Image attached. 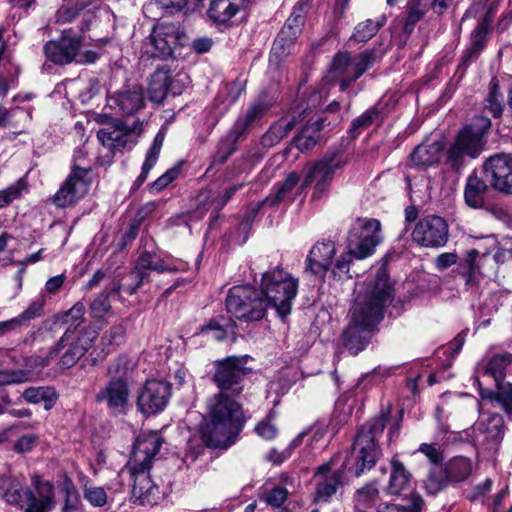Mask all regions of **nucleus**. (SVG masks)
Here are the masks:
<instances>
[{"mask_svg":"<svg viewBox=\"0 0 512 512\" xmlns=\"http://www.w3.org/2000/svg\"><path fill=\"white\" fill-rule=\"evenodd\" d=\"M239 396L216 392L206 400V414L199 427L202 443L211 448H227L243 429L245 414Z\"/></svg>","mask_w":512,"mask_h":512,"instance_id":"2","label":"nucleus"},{"mask_svg":"<svg viewBox=\"0 0 512 512\" xmlns=\"http://www.w3.org/2000/svg\"><path fill=\"white\" fill-rule=\"evenodd\" d=\"M477 430L486 435V438L495 442L500 441L504 436V421L497 413L480 414V420L476 425Z\"/></svg>","mask_w":512,"mask_h":512,"instance_id":"33","label":"nucleus"},{"mask_svg":"<svg viewBox=\"0 0 512 512\" xmlns=\"http://www.w3.org/2000/svg\"><path fill=\"white\" fill-rule=\"evenodd\" d=\"M500 0H493L488 3V0H474V3L467 10L465 17H480L482 23H486L490 26V23L498 10V4Z\"/></svg>","mask_w":512,"mask_h":512,"instance_id":"39","label":"nucleus"},{"mask_svg":"<svg viewBox=\"0 0 512 512\" xmlns=\"http://www.w3.org/2000/svg\"><path fill=\"white\" fill-rule=\"evenodd\" d=\"M143 127V122L134 120L131 125L117 121L112 125L100 129L97 133L98 140L110 150L126 148L136 142Z\"/></svg>","mask_w":512,"mask_h":512,"instance_id":"15","label":"nucleus"},{"mask_svg":"<svg viewBox=\"0 0 512 512\" xmlns=\"http://www.w3.org/2000/svg\"><path fill=\"white\" fill-rule=\"evenodd\" d=\"M214 366L215 372L212 380L216 384L218 392L240 396L243 391L241 380L244 376L242 361L237 357L229 356L216 361Z\"/></svg>","mask_w":512,"mask_h":512,"instance_id":"13","label":"nucleus"},{"mask_svg":"<svg viewBox=\"0 0 512 512\" xmlns=\"http://www.w3.org/2000/svg\"><path fill=\"white\" fill-rule=\"evenodd\" d=\"M168 92L173 95L180 94L181 89L176 85L168 71L158 69L152 76L149 82L148 94L151 101L160 103L167 96Z\"/></svg>","mask_w":512,"mask_h":512,"instance_id":"27","label":"nucleus"},{"mask_svg":"<svg viewBox=\"0 0 512 512\" xmlns=\"http://www.w3.org/2000/svg\"><path fill=\"white\" fill-rule=\"evenodd\" d=\"M82 47L80 37L65 30L59 38L44 44L43 53L47 60L57 65H67L72 62L79 64L95 62L98 54L92 50H82Z\"/></svg>","mask_w":512,"mask_h":512,"instance_id":"9","label":"nucleus"},{"mask_svg":"<svg viewBox=\"0 0 512 512\" xmlns=\"http://www.w3.org/2000/svg\"><path fill=\"white\" fill-rule=\"evenodd\" d=\"M302 118V112L299 116L288 114L280 118L277 122L272 124L269 130L263 135L262 144L267 147L278 144Z\"/></svg>","mask_w":512,"mask_h":512,"instance_id":"31","label":"nucleus"},{"mask_svg":"<svg viewBox=\"0 0 512 512\" xmlns=\"http://www.w3.org/2000/svg\"><path fill=\"white\" fill-rule=\"evenodd\" d=\"M512 363V354L503 353L493 356L484 366V375L491 376L495 384L502 383L506 370Z\"/></svg>","mask_w":512,"mask_h":512,"instance_id":"38","label":"nucleus"},{"mask_svg":"<svg viewBox=\"0 0 512 512\" xmlns=\"http://www.w3.org/2000/svg\"><path fill=\"white\" fill-rule=\"evenodd\" d=\"M44 305V295L41 298L32 301L21 314H19L17 317H14L15 320H17L19 327L26 325L28 322L35 318L40 317L42 315Z\"/></svg>","mask_w":512,"mask_h":512,"instance_id":"47","label":"nucleus"},{"mask_svg":"<svg viewBox=\"0 0 512 512\" xmlns=\"http://www.w3.org/2000/svg\"><path fill=\"white\" fill-rule=\"evenodd\" d=\"M412 239L423 247H443L448 240V226L439 216H427L416 224L412 231Z\"/></svg>","mask_w":512,"mask_h":512,"instance_id":"18","label":"nucleus"},{"mask_svg":"<svg viewBox=\"0 0 512 512\" xmlns=\"http://www.w3.org/2000/svg\"><path fill=\"white\" fill-rule=\"evenodd\" d=\"M391 297L392 289L384 266L378 269L374 280L357 285L350 322L343 333V343L352 354L356 355L364 349V333L380 322L384 307Z\"/></svg>","mask_w":512,"mask_h":512,"instance_id":"1","label":"nucleus"},{"mask_svg":"<svg viewBox=\"0 0 512 512\" xmlns=\"http://www.w3.org/2000/svg\"><path fill=\"white\" fill-rule=\"evenodd\" d=\"M298 279L282 268L265 272L261 280V295L280 317L290 314L292 301L298 292Z\"/></svg>","mask_w":512,"mask_h":512,"instance_id":"6","label":"nucleus"},{"mask_svg":"<svg viewBox=\"0 0 512 512\" xmlns=\"http://www.w3.org/2000/svg\"><path fill=\"white\" fill-rule=\"evenodd\" d=\"M110 108L118 110L123 115H132L144 106L142 89L138 86L123 89L107 98Z\"/></svg>","mask_w":512,"mask_h":512,"instance_id":"24","label":"nucleus"},{"mask_svg":"<svg viewBox=\"0 0 512 512\" xmlns=\"http://www.w3.org/2000/svg\"><path fill=\"white\" fill-rule=\"evenodd\" d=\"M65 280V274H59L49 278L45 283L44 293L49 295L56 294L63 287Z\"/></svg>","mask_w":512,"mask_h":512,"instance_id":"62","label":"nucleus"},{"mask_svg":"<svg viewBox=\"0 0 512 512\" xmlns=\"http://www.w3.org/2000/svg\"><path fill=\"white\" fill-rule=\"evenodd\" d=\"M299 182L300 175L296 172H290L286 178L278 184L275 193L266 197L264 201L258 203V206H276L280 202H292L296 195L301 194L302 191L306 188L302 186V183L300 184Z\"/></svg>","mask_w":512,"mask_h":512,"instance_id":"26","label":"nucleus"},{"mask_svg":"<svg viewBox=\"0 0 512 512\" xmlns=\"http://www.w3.org/2000/svg\"><path fill=\"white\" fill-rule=\"evenodd\" d=\"M92 180L90 168L75 166L53 196V203L61 208L74 205L88 193Z\"/></svg>","mask_w":512,"mask_h":512,"instance_id":"11","label":"nucleus"},{"mask_svg":"<svg viewBox=\"0 0 512 512\" xmlns=\"http://www.w3.org/2000/svg\"><path fill=\"white\" fill-rule=\"evenodd\" d=\"M110 308L107 296H99L91 305V314L94 318L101 319L110 311Z\"/></svg>","mask_w":512,"mask_h":512,"instance_id":"59","label":"nucleus"},{"mask_svg":"<svg viewBox=\"0 0 512 512\" xmlns=\"http://www.w3.org/2000/svg\"><path fill=\"white\" fill-rule=\"evenodd\" d=\"M138 268L140 270H153L159 273L178 270V268L166 264L164 260L156 258L149 252H144L140 255Z\"/></svg>","mask_w":512,"mask_h":512,"instance_id":"46","label":"nucleus"},{"mask_svg":"<svg viewBox=\"0 0 512 512\" xmlns=\"http://www.w3.org/2000/svg\"><path fill=\"white\" fill-rule=\"evenodd\" d=\"M38 497L31 489L24 487V480L10 476H0V493L5 502L23 508L24 512H48L55 504L53 486L49 482H38L36 485Z\"/></svg>","mask_w":512,"mask_h":512,"instance_id":"5","label":"nucleus"},{"mask_svg":"<svg viewBox=\"0 0 512 512\" xmlns=\"http://www.w3.org/2000/svg\"><path fill=\"white\" fill-rule=\"evenodd\" d=\"M171 396L170 384L163 380L148 379L139 391L137 405L146 415H154L165 409Z\"/></svg>","mask_w":512,"mask_h":512,"instance_id":"14","label":"nucleus"},{"mask_svg":"<svg viewBox=\"0 0 512 512\" xmlns=\"http://www.w3.org/2000/svg\"><path fill=\"white\" fill-rule=\"evenodd\" d=\"M377 117V112L374 110H369L363 113L361 116L356 118L353 123L352 127L350 129V133L353 136H356L359 134L360 130L363 128L368 127L373 120Z\"/></svg>","mask_w":512,"mask_h":512,"instance_id":"57","label":"nucleus"},{"mask_svg":"<svg viewBox=\"0 0 512 512\" xmlns=\"http://www.w3.org/2000/svg\"><path fill=\"white\" fill-rule=\"evenodd\" d=\"M307 11V2H297L293 12L277 36V49L281 47L280 44L282 45V43H295L304 26Z\"/></svg>","mask_w":512,"mask_h":512,"instance_id":"25","label":"nucleus"},{"mask_svg":"<svg viewBox=\"0 0 512 512\" xmlns=\"http://www.w3.org/2000/svg\"><path fill=\"white\" fill-rule=\"evenodd\" d=\"M185 34L175 23L163 22L156 25L150 36L149 44L154 48L153 56H172L176 47L183 45Z\"/></svg>","mask_w":512,"mask_h":512,"instance_id":"19","label":"nucleus"},{"mask_svg":"<svg viewBox=\"0 0 512 512\" xmlns=\"http://www.w3.org/2000/svg\"><path fill=\"white\" fill-rule=\"evenodd\" d=\"M490 127V119L484 116L476 117L471 124L463 127L447 148V161L456 167L465 157H478L483 150L484 136Z\"/></svg>","mask_w":512,"mask_h":512,"instance_id":"7","label":"nucleus"},{"mask_svg":"<svg viewBox=\"0 0 512 512\" xmlns=\"http://www.w3.org/2000/svg\"><path fill=\"white\" fill-rule=\"evenodd\" d=\"M295 43H282L280 44V48L277 49V38L275 39L271 54H270V62L278 61L286 56H288L292 52V48Z\"/></svg>","mask_w":512,"mask_h":512,"instance_id":"61","label":"nucleus"},{"mask_svg":"<svg viewBox=\"0 0 512 512\" xmlns=\"http://www.w3.org/2000/svg\"><path fill=\"white\" fill-rule=\"evenodd\" d=\"M426 9L420 5H413L410 7L406 21L404 23V30L410 32L414 25L425 15Z\"/></svg>","mask_w":512,"mask_h":512,"instance_id":"58","label":"nucleus"},{"mask_svg":"<svg viewBox=\"0 0 512 512\" xmlns=\"http://www.w3.org/2000/svg\"><path fill=\"white\" fill-rule=\"evenodd\" d=\"M337 247L331 240L316 242L306 258L305 270L315 276H323L332 266Z\"/></svg>","mask_w":512,"mask_h":512,"instance_id":"22","label":"nucleus"},{"mask_svg":"<svg viewBox=\"0 0 512 512\" xmlns=\"http://www.w3.org/2000/svg\"><path fill=\"white\" fill-rule=\"evenodd\" d=\"M424 501L421 496L412 494L411 505L408 507H400L398 505H385L382 508L378 507L377 512H422Z\"/></svg>","mask_w":512,"mask_h":512,"instance_id":"52","label":"nucleus"},{"mask_svg":"<svg viewBox=\"0 0 512 512\" xmlns=\"http://www.w3.org/2000/svg\"><path fill=\"white\" fill-rule=\"evenodd\" d=\"M288 491L284 487H275L271 490H266L261 498L269 505L280 507L287 499Z\"/></svg>","mask_w":512,"mask_h":512,"instance_id":"54","label":"nucleus"},{"mask_svg":"<svg viewBox=\"0 0 512 512\" xmlns=\"http://www.w3.org/2000/svg\"><path fill=\"white\" fill-rule=\"evenodd\" d=\"M240 188L241 185H235L228 188L221 197L213 199L210 207H213L217 211L222 209L229 202V200L232 198L235 192Z\"/></svg>","mask_w":512,"mask_h":512,"instance_id":"64","label":"nucleus"},{"mask_svg":"<svg viewBox=\"0 0 512 512\" xmlns=\"http://www.w3.org/2000/svg\"><path fill=\"white\" fill-rule=\"evenodd\" d=\"M340 162L335 158H324L307 167L302 186L313 187L312 198L320 199L329 191L335 171Z\"/></svg>","mask_w":512,"mask_h":512,"instance_id":"17","label":"nucleus"},{"mask_svg":"<svg viewBox=\"0 0 512 512\" xmlns=\"http://www.w3.org/2000/svg\"><path fill=\"white\" fill-rule=\"evenodd\" d=\"M129 399V385L121 377L109 380L96 395V401L105 404L113 415L125 413L129 406Z\"/></svg>","mask_w":512,"mask_h":512,"instance_id":"20","label":"nucleus"},{"mask_svg":"<svg viewBox=\"0 0 512 512\" xmlns=\"http://www.w3.org/2000/svg\"><path fill=\"white\" fill-rule=\"evenodd\" d=\"M478 386L480 381L476 380ZM480 396L483 400H488L493 407L501 408L507 415H512V384L511 383H498L496 384V391L482 389L479 387Z\"/></svg>","mask_w":512,"mask_h":512,"instance_id":"30","label":"nucleus"},{"mask_svg":"<svg viewBox=\"0 0 512 512\" xmlns=\"http://www.w3.org/2000/svg\"><path fill=\"white\" fill-rule=\"evenodd\" d=\"M385 22L386 17L384 15L378 17L376 20L368 19L361 22L355 27L353 38L359 42H366L378 32Z\"/></svg>","mask_w":512,"mask_h":512,"instance_id":"42","label":"nucleus"},{"mask_svg":"<svg viewBox=\"0 0 512 512\" xmlns=\"http://www.w3.org/2000/svg\"><path fill=\"white\" fill-rule=\"evenodd\" d=\"M229 325H225V328L217 322L211 321L207 326L202 327V333H211L212 337L218 341L226 338Z\"/></svg>","mask_w":512,"mask_h":512,"instance_id":"60","label":"nucleus"},{"mask_svg":"<svg viewBox=\"0 0 512 512\" xmlns=\"http://www.w3.org/2000/svg\"><path fill=\"white\" fill-rule=\"evenodd\" d=\"M269 106L265 103L258 102L253 104L247 111L244 117L237 120L234 125V132L239 136L241 135L252 123L260 119L268 110Z\"/></svg>","mask_w":512,"mask_h":512,"instance_id":"43","label":"nucleus"},{"mask_svg":"<svg viewBox=\"0 0 512 512\" xmlns=\"http://www.w3.org/2000/svg\"><path fill=\"white\" fill-rule=\"evenodd\" d=\"M125 336V329L121 325L111 327L101 338L103 348H110L119 345Z\"/></svg>","mask_w":512,"mask_h":512,"instance_id":"51","label":"nucleus"},{"mask_svg":"<svg viewBox=\"0 0 512 512\" xmlns=\"http://www.w3.org/2000/svg\"><path fill=\"white\" fill-rule=\"evenodd\" d=\"M276 416L275 411H270L269 414L255 426L254 430L256 434L263 440L271 441L276 438L278 434V428L275 423Z\"/></svg>","mask_w":512,"mask_h":512,"instance_id":"45","label":"nucleus"},{"mask_svg":"<svg viewBox=\"0 0 512 512\" xmlns=\"http://www.w3.org/2000/svg\"><path fill=\"white\" fill-rule=\"evenodd\" d=\"M379 492L373 485L359 489L355 496V512H372L374 507H380Z\"/></svg>","mask_w":512,"mask_h":512,"instance_id":"40","label":"nucleus"},{"mask_svg":"<svg viewBox=\"0 0 512 512\" xmlns=\"http://www.w3.org/2000/svg\"><path fill=\"white\" fill-rule=\"evenodd\" d=\"M24 188L25 185L20 180L7 188L0 190V208L7 206L12 201L19 198Z\"/></svg>","mask_w":512,"mask_h":512,"instance_id":"53","label":"nucleus"},{"mask_svg":"<svg viewBox=\"0 0 512 512\" xmlns=\"http://www.w3.org/2000/svg\"><path fill=\"white\" fill-rule=\"evenodd\" d=\"M487 191V184L477 175L468 177L464 191L465 202L472 208H481L484 204V195Z\"/></svg>","mask_w":512,"mask_h":512,"instance_id":"36","label":"nucleus"},{"mask_svg":"<svg viewBox=\"0 0 512 512\" xmlns=\"http://www.w3.org/2000/svg\"><path fill=\"white\" fill-rule=\"evenodd\" d=\"M161 445L162 438L158 432L141 433L127 465L133 479L132 495L142 505H155L160 498L159 488L152 482L149 471Z\"/></svg>","mask_w":512,"mask_h":512,"instance_id":"3","label":"nucleus"},{"mask_svg":"<svg viewBox=\"0 0 512 512\" xmlns=\"http://www.w3.org/2000/svg\"><path fill=\"white\" fill-rule=\"evenodd\" d=\"M22 396L28 403H43L46 410H50L58 398L57 393L51 387H30L23 392Z\"/></svg>","mask_w":512,"mask_h":512,"instance_id":"37","label":"nucleus"},{"mask_svg":"<svg viewBox=\"0 0 512 512\" xmlns=\"http://www.w3.org/2000/svg\"><path fill=\"white\" fill-rule=\"evenodd\" d=\"M83 497L93 507H103L106 505L108 495L104 487L85 484L83 488Z\"/></svg>","mask_w":512,"mask_h":512,"instance_id":"48","label":"nucleus"},{"mask_svg":"<svg viewBox=\"0 0 512 512\" xmlns=\"http://www.w3.org/2000/svg\"><path fill=\"white\" fill-rule=\"evenodd\" d=\"M316 479L315 501L328 502L343 484V471L336 467L334 461L320 465L315 471Z\"/></svg>","mask_w":512,"mask_h":512,"instance_id":"21","label":"nucleus"},{"mask_svg":"<svg viewBox=\"0 0 512 512\" xmlns=\"http://www.w3.org/2000/svg\"><path fill=\"white\" fill-rule=\"evenodd\" d=\"M85 306L81 302H77L71 309L55 316L56 324L67 325V328L58 342V347L63 346L64 342H68L73 335H77V328L83 323Z\"/></svg>","mask_w":512,"mask_h":512,"instance_id":"29","label":"nucleus"},{"mask_svg":"<svg viewBox=\"0 0 512 512\" xmlns=\"http://www.w3.org/2000/svg\"><path fill=\"white\" fill-rule=\"evenodd\" d=\"M249 0H211L207 16L216 24L228 26L236 15L243 12L248 6Z\"/></svg>","mask_w":512,"mask_h":512,"instance_id":"23","label":"nucleus"},{"mask_svg":"<svg viewBox=\"0 0 512 512\" xmlns=\"http://www.w3.org/2000/svg\"><path fill=\"white\" fill-rule=\"evenodd\" d=\"M375 57L372 52L365 51L353 61V72L350 79L356 80L364 74L374 63Z\"/></svg>","mask_w":512,"mask_h":512,"instance_id":"49","label":"nucleus"},{"mask_svg":"<svg viewBox=\"0 0 512 512\" xmlns=\"http://www.w3.org/2000/svg\"><path fill=\"white\" fill-rule=\"evenodd\" d=\"M458 260L456 253L447 252L438 255L435 259V266L438 270H445L454 265Z\"/></svg>","mask_w":512,"mask_h":512,"instance_id":"63","label":"nucleus"},{"mask_svg":"<svg viewBox=\"0 0 512 512\" xmlns=\"http://www.w3.org/2000/svg\"><path fill=\"white\" fill-rule=\"evenodd\" d=\"M451 477L456 480H463L469 476L472 470L471 462L469 459L460 457L454 459L449 466Z\"/></svg>","mask_w":512,"mask_h":512,"instance_id":"50","label":"nucleus"},{"mask_svg":"<svg viewBox=\"0 0 512 512\" xmlns=\"http://www.w3.org/2000/svg\"><path fill=\"white\" fill-rule=\"evenodd\" d=\"M484 109L493 117H500L502 115V94L499 92V86L495 79H492L490 82V91L485 99Z\"/></svg>","mask_w":512,"mask_h":512,"instance_id":"44","label":"nucleus"},{"mask_svg":"<svg viewBox=\"0 0 512 512\" xmlns=\"http://www.w3.org/2000/svg\"><path fill=\"white\" fill-rule=\"evenodd\" d=\"M486 180L492 188L503 194H512V156L498 153L490 156L483 165Z\"/></svg>","mask_w":512,"mask_h":512,"instance_id":"16","label":"nucleus"},{"mask_svg":"<svg viewBox=\"0 0 512 512\" xmlns=\"http://www.w3.org/2000/svg\"><path fill=\"white\" fill-rule=\"evenodd\" d=\"M179 175L178 168H171L161 175L156 181H154L150 187L151 191L158 193L174 181Z\"/></svg>","mask_w":512,"mask_h":512,"instance_id":"56","label":"nucleus"},{"mask_svg":"<svg viewBox=\"0 0 512 512\" xmlns=\"http://www.w3.org/2000/svg\"><path fill=\"white\" fill-rule=\"evenodd\" d=\"M133 361L126 355L117 357L108 368L110 375H119L122 378L129 370L133 368Z\"/></svg>","mask_w":512,"mask_h":512,"instance_id":"55","label":"nucleus"},{"mask_svg":"<svg viewBox=\"0 0 512 512\" xmlns=\"http://www.w3.org/2000/svg\"><path fill=\"white\" fill-rule=\"evenodd\" d=\"M390 466L391 472L386 491L391 495H399L408 489L412 475L397 456L391 458Z\"/></svg>","mask_w":512,"mask_h":512,"instance_id":"32","label":"nucleus"},{"mask_svg":"<svg viewBox=\"0 0 512 512\" xmlns=\"http://www.w3.org/2000/svg\"><path fill=\"white\" fill-rule=\"evenodd\" d=\"M381 223L377 219L358 218L351 228L346 252L342 253L333 266L332 272L341 277L349 273L351 262L362 260L374 253L381 242Z\"/></svg>","mask_w":512,"mask_h":512,"instance_id":"4","label":"nucleus"},{"mask_svg":"<svg viewBox=\"0 0 512 512\" xmlns=\"http://www.w3.org/2000/svg\"><path fill=\"white\" fill-rule=\"evenodd\" d=\"M442 145L439 142L418 145L411 154V161L417 166H430L439 161Z\"/></svg>","mask_w":512,"mask_h":512,"instance_id":"34","label":"nucleus"},{"mask_svg":"<svg viewBox=\"0 0 512 512\" xmlns=\"http://www.w3.org/2000/svg\"><path fill=\"white\" fill-rule=\"evenodd\" d=\"M323 121L320 117L310 119L300 134L295 137L294 143L300 151L312 149L318 142V133L322 129Z\"/></svg>","mask_w":512,"mask_h":512,"instance_id":"35","label":"nucleus"},{"mask_svg":"<svg viewBox=\"0 0 512 512\" xmlns=\"http://www.w3.org/2000/svg\"><path fill=\"white\" fill-rule=\"evenodd\" d=\"M386 423V416L381 415L359 429L352 450L355 462V473L360 476L365 470H370L376 463L381 452L376 444L382 435Z\"/></svg>","mask_w":512,"mask_h":512,"instance_id":"8","label":"nucleus"},{"mask_svg":"<svg viewBox=\"0 0 512 512\" xmlns=\"http://www.w3.org/2000/svg\"><path fill=\"white\" fill-rule=\"evenodd\" d=\"M352 72L353 61L350 54L339 52L333 58L327 77L330 81H339L340 89L344 91L354 81L350 79Z\"/></svg>","mask_w":512,"mask_h":512,"instance_id":"28","label":"nucleus"},{"mask_svg":"<svg viewBox=\"0 0 512 512\" xmlns=\"http://www.w3.org/2000/svg\"><path fill=\"white\" fill-rule=\"evenodd\" d=\"M97 337V332L91 329H84L79 331L77 335L71 336L68 342H64L63 346L58 345L49 352V355L45 358H41L40 365L46 366L53 360L61 349L68 346V349L64 352L60 359V365L64 369H68L75 365L77 361L87 352L91 347L92 343Z\"/></svg>","mask_w":512,"mask_h":512,"instance_id":"12","label":"nucleus"},{"mask_svg":"<svg viewBox=\"0 0 512 512\" xmlns=\"http://www.w3.org/2000/svg\"><path fill=\"white\" fill-rule=\"evenodd\" d=\"M267 304L251 286H234L226 297L227 313L238 320L252 322L261 320Z\"/></svg>","mask_w":512,"mask_h":512,"instance_id":"10","label":"nucleus"},{"mask_svg":"<svg viewBox=\"0 0 512 512\" xmlns=\"http://www.w3.org/2000/svg\"><path fill=\"white\" fill-rule=\"evenodd\" d=\"M490 26L486 23L479 22L477 27L473 30L471 35V43L465 53L466 60L477 56L484 48L487 41Z\"/></svg>","mask_w":512,"mask_h":512,"instance_id":"41","label":"nucleus"}]
</instances>
